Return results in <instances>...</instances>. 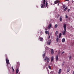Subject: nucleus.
Wrapping results in <instances>:
<instances>
[{"instance_id": "1", "label": "nucleus", "mask_w": 74, "mask_h": 74, "mask_svg": "<svg viewBox=\"0 0 74 74\" xmlns=\"http://www.w3.org/2000/svg\"><path fill=\"white\" fill-rule=\"evenodd\" d=\"M48 5V3L47 2H46L45 5V0H43L42 1V3L41 5V8H47V5Z\"/></svg>"}, {"instance_id": "2", "label": "nucleus", "mask_w": 74, "mask_h": 74, "mask_svg": "<svg viewBox=\"0 0 74 74\" xmlns=\"http://www.w3.org/2000/svg\"><path fill=\"white\" fill-rule=\"evenodd\" d=\"M63 27L64 31L62 32V35L63 36H64L66 34V24H64Z\"/></svg>"}, {"instance_id": "3", "label": "nucleus", "mask_w": 74, "mask_h": 74, "mask_svg": "<svg viewBox=\"0 0 74 74\" xmlns=\"http://www.w3.org/2000/svg\"><path fill=\"white\" fill-rule=\"evenodd\" d=\"M20 66V64H19V62H17V66H16V68H17L16 69V74H18V72H19V67Z\"/></svg>"}, {"instance_id": "4", "label": "nucleus", "mask_w": 74, "mask_h": 74, "mask_svg": "<svg viewBox=\"0 0 74 74\" xmlns=\"http://www.w3.org/2000/svg\"><path fill=\"white\" fill-rule=\"evenodd\" d=\"M44 60H45V61L47 60V63H49L50 61L49 58L47 57H46L44 59Z\"/></svg>"}, {"instance_id": "5", "label": "nucleus", "mask_w": 74, "mask_h": 74, "mask_svg": "<svg viewBox=\"0 0 74 74\" xmlns=\"http://www.w3.org/2000/svg\"><path fill=\"white\" fill-rule=\"evenodd\" d=\"M6 62L7 65H8V64H10V62L9 61V60L8 59V58L7 57L6 58Z\"/></svg>"}, {"instance_id": "6", "label": "nucleus", "mask_w": 74, "mask_h": 74, "mask_svg": "<svg viewBox=\"0 0 74 74\" xmlns=\"http://www.w3.org/2000/svg\"><path fill=\"white\" fill-rule=\"evenodd\" d=\"M58 3H60V1L59 0H57L54 1V4H58Z\"/></svg>"}, {"instance_id": "7", "label": "nucleus", "mask_w": 74, "mask_h": 74, "mask_svg": "<svg viewBox=\"0 0 74 74\" xmlns=\"http://www.w3.org/2000/svg\"><path fill=\"white\" fill-rule=\"evenodd\" d=\"M52 26V24H49V25L48 26V29H49L51 27V26Z\"/></svg>"}, {"instance_id": "8", "label": "nucleus", "mask_w": 74, "mask_h": 74, "mask_svg": "<svg viewBox=\"0 0 74 74\" xmlns=\"http://www.w3.org/2000/svg\"><path fill=\"white\" fill-rule=\"evenodd\" d=\"M51 40L48 41V42H47V44L48 45H50V44H51Z\"/></svg>"}, {"instance_id": "9", "label": "nucleus", "mask_w": 74, "mask_h": 74, "mask_svg": "<svg viewBox=\"0 0 74 74\" xmlns=\"http://www.w3.org/2000/svg\"><path fill=\"white\" fill-rule=\"evenodd\" d=\"M39 39H40V41H42V40H43V38H42L41 37H39Z\"/></svg>"}, {"instance_id": "10", "label": "nucleus", "mask_w": 74, "mask_h": 74, "mask_svg": "<svg viewBox=\"0 0 74 74\" xmlns=\"http://www.w3.org/2000/svg\"><path fill=\"white\" fill-rule=\"evenodd\" d=\"M51 54L52 55L54 53V51H53V49H51Z\"/></svg>"}, {"instance_id": "11", "label": "nucleus", "mask_w": 74, "mask_h": 74, "mask_svg": "<svg viewBox=\"0 0 74 74\" xmlns=\"http://www.w3.org/2000/svg\"><path fill=\"white\" fill-rule=\"evenodd\" d=\"M56 41L57 42H58V41H59V36H57V39H56Z\"/></svg>"}, {"instance_id": "12", "label": "nucleus", "mask_w": 74, "mask_h": 74, "mask_svg": "<svg viewBox=\"0 0 74 74\" xmlns=\"http://www.w3.org/2000/svg\"><path fill=\"white\" fill-rule=\"evenodd\" d=\"M65 42V39L64 38H63L62 40V42Z\"/></svg>"}, {"instance_id": "13", "label": "nucleus", "mask_w": 74, "mask_h": 74, "mask_svg": "<svg viewBox=\"0 0 74 74\" xmlns=\"http://www.w3.org/2000/svg\"><path fill=\"white\" fill-rule=\"evenodd\" d=\"M61 71H62V69H60L59 72H58V74H60L61 73Z\"/></svg>"}, {"instance_id": "14", "label": "nucleus", "mask_w": 74, "mask_h": 74, "mask_svg": "<svg viewBox=\"0 0 74 74\" xmlns=\"http://www.w3.org/2000/svg\"><path fill=\"white\" fill-rule=\"evenodd\" d=\"M58 25H57V24H56V25H55L54 28H57V27H58Z\"/></svg>"}, {"instance_id": "15", "label": "nucleus", "mask_w": 74, "mask_h": 74, "mask_svg": "<svg viewBox=\"0 0 74 74\" xmlns=\"http://www.w3.org/2000/svg\"><path fill=\"white\" fill-rule=\"evenodd\" d=\"M56 60H58V55H57V56L56 57Z\"/></svg>"}, {"instance_id": "16", "label": "nucleus", "mask_w": 74, "mask_h": 74, "mask_svg": "<svg viewBox=\"0 0 74 74\" xmlns=\"http://www.w3.org/2000/svg\"><path fill=\"white\" fill-rule=\"evenodd\" d=\"M53 57H52L51 58V62H53Z\"/></svg>"}, {"instance_id": "17", "label": "nucleus", "mask_w": 74, "mask_h": 74, "mask_svg": "<svg viewBox=\"0 0 74 74\" xmlns=\"http://www.w3.org/2000/svg\"><path fill=\"white\" fill-rule=\"evenodd\" d=\"M58 31H57L55 32V36H56L58 34Z\"/></svg>"}, {"instance_id": "18", "label": "nucleus", "mask_w": 74, "mask_h": 74, "mask_svg": "<svg viewBox=\"0 0 74 74\" xmlns=\"http://www.w3.org/2000/svg\"><path fill=\"white\" fill-rule=\"evenodd\" d=\"M42 56H43V58H45V53L43 54Z\"/></svg>"}, {"instance_id": "19", "label": "nucleus", "mask_w": 74, "mask_h": 74, "mask_svg": "<svg viewBox=\"0 0 74 74\" xmlns=\"http://www.w3.org/2000/svg\"><path fill=\"white\" fill-rule=\"evenodd\" d=\"M60 16V15H59V14H58L56 16L57 18H59V16Z\"/></svg>"}, {"instance_id": "20", "label": "nucleus", "mask_w": 74, "mask_h": 74, "mask_svg": "<svg viewBox=\"0 0 74 74\" xmlns=\"http://www.w3.org/2000/svg\"><path fill=\"white\" fill-rule=\"evenodd\" d=\"M61 35H62V33H60V34H59V38H60L61 37Z\"/></svg>"}, {"instance_id": "21", "label": "nucleus", "mask_w": 74, "mask_h": 74, "mask_svg": "<svg viewBox=\"0 0 74 74\" xmlns=\"http://www.w3.org/2000/svg\"><path fill=\"white\" fill-rule=\"evenodd\" d=\"M62 7L63 8H64L65 7H66V5H63Z\"/></svg>"}, {"instance_id": "22", "label": "nucleus", "mask_w": 74, "mask_h": 74, "mask_svg": "<svg viewBox=\"0 0 74 74\" xmlns=\"http://www.w3.org/2000/svg\"><path fill=\"white\" fill-rule=\"evenodd\" d=\"M67 7H66L64 9V11H66V10H67Z\"/></svg>"}, {"instance_id": "23", "label": "nucleus", "mask_w": 74, "mask_h": 74, "mask_svg": "<svg viewBox=\"0 0 74 74\" xmlns=\"http://www.w3.org/2000/svg\"><path fill=\"white\" fill-rule=\"evenodd\" d=\"M45 33H46V34H48V33H49V32L48 31H45Z\"/></svg>"}, {"instance_id": "24", "label": "nucleus", "mask_w": 74, "mask_h": 74, "mask_svg": "<svg viewBox=\"0 0 74 74\" xmlns=\"http://www.w3.org/2000/svg\"><path fill=\"white\" fill-rule=\"evenodd\" d=\"M48 68H49L50 70H51V66H49L48 67Z\"/></svg>"}, {"instance_id": "25", "label": "nucleus", "mask_w": 74, "mask_h": 74, "mask_svg": "<svg viewBox=\"0 0 74 74\" xmlns=\"http://www.w3.org/2000/svg\"><path fill=\"white\" fill-rule=\"evenodd\" d=\"M69 58V59H71V56H70Z\"/></svg>"}, {"instance_id": "26", "label": "nucleus", "mask_w": 74, "mask_h": 74, "mask_svg": "<svg viewBox=\"0 0 74 74\" xmlns=\"http://www.w3.org/2000/svg\"><path fill=\"white\" fill-rule=\"evenodd\" d=\"M66 18L67 19V18H68V16H67V15H66Z\"/></svg>"}, {"instance_id": "27", "label": "nucleus", "mask_w": 74, "mask_h": 74, "mask_svg": "<svg viewBox=\"0 0 74 74\" xmlns=\"http://www.w3.org/2000/svg\"><path fill=\"white\" fill-rule=\"evenodd\" d=\"M60 21H62V19H60Z\"/></svg>"}, {"instance_id": "28", "label": "nucleus", "mask_w": 74, "mask_h": 74, "mask_svg": "<svg viewBox=\"0 0 74 74\" xmlns=\"http://www.w3.org/2000/svg\"><path fill=\"white\" fill-rule=\"evenodd\" d=\"M69 71H70V70H69V69H68L67 70V72H69Z\"/></svg>"}, {"instance_id": "29", "label": "nucleus", "mask_w": 74, "mask_h": 74, "mask_svg": "<svg viewBox=\"0 0 74 74\" xmlns=\"http://www.w3.org/2000/svg\"><path fill=\"white\" fill-rule=\"evenodd\" d=\"M68 12H69V11H70V9H68Z\"/></svg>"}, {"instance_id": "30", "label": "nucleus", "mask_w": 74, "mask_h": 74, "mask_svg": "<svg viewBox=\"0 0 74 74\" xmlns=\"http://www.w3.org/2000/svg\"><path fill=\"white\" fill-rule=\"evenodd\" d=\"M64 53V51H63L62 52V54H63V53Z\"/></svg>"}, {"instance_id": "31", "label": "nucleus", "mask_w": 74, "mask_h": 74, "mask_svg": "<svg viewBox=\"0 0 74 74\" xmlns=\"http://www.w3.org/2000/svg\"><path fill=\"white\" fill-rule=\"evenodd\" d=\"M12 69L13 70V71H14V68H13V67L12 68Z\"/></svg>"}, {"instance_id": "32", "label": "nucleus", "mask_w": 74, "mask_h": 74, "mask_svg": "<svg viewBox=\"0 0 74 74\" xmlns=\"http://www.w3.org/2000/svg\"><path fill=\"white\" fill-rule=\"evenodd\" d=\"M51 37V36H49V38H50V37Z\"/></svg>"}, {"instance_id": "33", "label": "nucleus", "mask_w": 74, "mask_h": 74, "mask_svg": "<svg viewBox=\"0 0 74 74\" xmlns=\"http://www.w3.org/2000/svg\"><path fill=\"white\" fill-rule=\"evenodd\" d=\"M62 16H60V19H62Z\"/></svg>"}, {"instance_id": "34", "label": "nucleus", "mask_w": 74, "mask_h": 74, "mask_svg": "<svg viewBox=\"0 0 74 74\" xmlns=\"http://www.w3.org/2000/svg\"><path fill=\"white\" fill-rule=\"evenodd\" d=\"M73 74H74V71L73 72Z\"/></svg>"}, {"instance_id": "35", "label": "nucleus", "mask_w": 74, "mask_h": 74, "mask_svg": "<svg viewBox=\"0 0 74 74\" xmlns=\"http://www.w3.org/2000/svg\"><path fill=\"white\" fill-rule=\"evenodd\" d=\"M69 0H66V1H68Z\"/></svg>"}, {"instance_id": "36", "label": "nucleus", "mask_w": 74, "mask_h": 74, "mask_svg": "<svg viewBox=\"0 0 74 74\" xmlns=\"http://www.w3.org/2000/svg\"><path fill=\"white\" fill-rule=\"evenodd\" d=\"M62 65L63 66V65H64V64H62Z\"/></svg>"}, {"instance_id": "37", "label": "nucleus", "mask_w": 74, "mask_h": 74, "mask_svg": "<svg viewBox=\"0 0 74 74\" xmlns=\"http://www.w3.org/2000/svg\"><path fill=\"white\" fill-rule=\"evenodd\" d=\"M45 30H47V29H45Z\"/></svg>"}, {"instance_id": "38", "label": "nucleus", "mask_w": 74, "mask_h": 74, "mask_svg": "<svg viewBox=\"0 0 74 74\" xmlns=\"http://www.w3.org/2000/svg\"><path fill=\"white\" fill-rule=\"evenodd\" d=\"M63 63H64H64H65L64 62Z\"/></svg>"}, {"instance_id": "39", "label": "nucleus", "mask_w": 74, "mask_h": 74, "mask_svg": "<svg viewBox=\"0 0 74 74\" xmlns=\"http://www.w3.org/2000/svg\"><path fill=\"white\" fill-rule=\"evenodd\" d=\"M58 5H59V3H58Z\"/></svg>"}]
</instances>
